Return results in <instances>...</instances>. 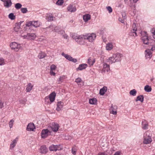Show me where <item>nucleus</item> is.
I'll return each instance as SVG.
<instances>
[{
    "instance_id": "1",
    "label": "nucleus",
    "mask_w": 155,
    "mask_h": 155,
    "mask_svg": "<svg viewBox=\"0 0 155 155\" xmlns=\"http://www.w3.org/2000/svg\"><path fill=\"white\" fill-rule=\"evenodd\" d=\"M144 36L141 38V39L143 43L145 45H147L150 44L149 48V49L145 51L146 55V58H150L152 56V53L150 51V50L153 51L155 50V41L150 40L148 38V35L147 34V32L144 31L143 32Z\"/></svg>"
},
{
    "instance_id": "2",
    "label": "nucleus",
    "mask_w": 155,
    "mask_h": 155,
    "mask_svg": "<svg viewBox=\"0 0 155 155\" xmlns=\"http://www.w3.org/2000/svg\"><path fill=\"white\" fill-rule=\"evenodd\" d=\"M72 37L78 43L81 45L84 44V40H86L85 34L78 35L77 34H74L73 35Z\"/></svg>"
},
{
    "instance_id": "3",
    "label": "nucleus",
    "mask_w": 155,
    "mask_h": 155,
    "mask_svg": "<svg viewBox=\"0 0 155 155\" xmlns=\"http://www.w3.org/2000/svg\"><path fill=\"white\" fill-rule=\"evenodd\" d=\"M21 37L24 39H27L28 40H33L35 39L36 35L35 33H28L26 35H21Z\"/></svg>"
},
{
    "instance_id": "4",
    "label": "nucleus",
    "mask_w": 155,
    "mask_h": 155,
    "mask_svg": "<svg viewBox=\"0 0 155 155\" xmlns=\"http://www.w3.org/2000/svg\"><path fill=\"white\" fill-rule=\"evenodd\" d=\"M85 39L88 40L90 42H92L94 40L96 37L95 34H85Z\"/></svg>"
},
{
    "instance_id": "5",
    "label": "nucleus",
    "mask_w": 155,
    "mask_h": 155,
    "mask_svg": "<svg viewBox=\"0 0 155 155\" xmlns=\"http://www.w3.org/2000/svg\"><path fill=\"white\" fill-rule=\"evenodd\" d=\"M10 46L12 49H14L15 51H18L19 49L21 48L20 45L15 42H12L10 44Z\"/></svg>"
},
{
    "instance_id": "6",
    "label": "nucleus",
    "mask_w": 155,
    "mask_h": 155,
    "mask_svg": "<svg viewBox=\"0 0 155 155\" xmlns=\"http://www.w3.org/2000/svg\"><path fill=\"white\" fill-rule=\"evenodd\" d=\"M61 145H54L52 144L49 147V149L50 151H56L58 150H59L61 149L60 147Z\"/></svg>"
},
{
    "instance_id": "7",
    "label": "nucleus",
    "mask_w": 155,
    "mask_h": 155,
    "mask_svg": "<svg viewBox=\"0 0 155 155\" xmlns=\"http://www.w3.org/2000/svg\"><path fill=\"white\" fill-rule=\"evenodd\" d=\"M59 127V125L54 122L52 123L51 126L52 130L54 132H56L58 130Z\"/></svg>"
},
{
    "instance_id": "8",
    "label": "nucleus",
    "mask_w": 155,
    "mask_h": 155,
    "mask_svg": "<svg viewBox=\"0 0 155 155\" xmlns=\"http://www.w3.org/2000/svg\"><path fill=\"white\" fill-rule=\"evenodd\" d=\"M51 133V132L49 131L48 129L43 130L41 133V136L42 138H45L47 137L48 136V133Z\"/></svg>"
},
{
    "instance_id": "9",
    "label": "nucleus",
    "mask_w": 155,
    "mask_h": 155,
    "mask_svg": "<svg viewBox=\"0 0 155 155\" xmlns=\"http://www.w3.org/2000/svg\"><path fill=\"white\" fill-rule=\"evenodd\" d=\"M152 140L151 137V136L148 135L147 137H146L144 135V138L143 141V143L144 144H148L150 143Z\"/></svg>"
},
{
    "instance_id": "10",
    "label": "nucleus",
    "mask_w": 155,
    "mask_h": 155,
    "mask_svg": "<svg viewBox=\"0 0 155 155\" xmlns=\"http://www.w3.org/2000/svg\"><path fill=\"white\" fill-rule=\"evenodd\" d=\"M56 94L54 92H52L49 95V96L46 97L45 98L46 99L48 98L49 99L50 101L51 102H53L55 100V97H56Z\"/></svg>"
},
{
    "instance_id": "11",
    "label": "nucleus",
    "mask_w": 155,
    "mask_h": 155,
    "mask_svg": "<svg viewBox=\"0 0 155 155\" xmlns=\"http://www.w3.org/2000/svg\"><path fill=\"white\" fill-rule=\"evenodd\" d=\"M62 55L64 56L67 59L70 61H71L74 63L77 61V60L76 59L73 58L70 56L68 54H65L63 52L62 53Z\"/></svg>"
},
{
    "instance_id": "12",
    "label": "nucleus",
    "mask_w": 155,
    "mask_h": 155,
    "mask_svg": "<svg viewBox=\"0 0 155 155\" xmlns=\"http://www.w3.org/2000/svg\"><path fill=\"white\" fill-rule=\"evenodd\" d=\"M40 153L42 154H45L48 152V149L45 145H43L40 148Z\"/></svg>"
},
{
    "instance_id": "13",
    "label": "nucleus",
    "mask_w": 155,
    "mask_h": 155,
    "mask_svg": "<svg viewBox=\"0 0 155 155\" xmlns=\"http://www.w3.org/2000/svg\"><path fill=\"white\" fill-rule=\"evenodd\" d=\"M2 2H4V6L6 8H8L11 7L12 4L11 0H4Z\"/></svg>"
},
{
    "instance_id": "14",
    "label": "nucleus",
    "mask_w": 155,
    "mask_h": 155,
    "mask_svg": "<svg viewBox=\"0 0 155 155\" xmlns=\"http://www.w3.org/2000/svg\"><path fill=\"white\" fill-rule=\"evenodd\" d=\"M113 56L116 62L120 61L121 60L122 54L119 53H117L116 54H114Z\"/></svg>"
},
{
    "instance_id": "15",
    "label": "nucleus",
    "mask_w": 155,
    "mask_h": 155,
    "mask_svg": "<svg viewBox=\"0 0 155 155\" xmlns=\"http://www.w3.org/2000/svg\"><path fill=\"white\" fill-rule=\"evenodd\" d=\"M63 103L61 101L58 102L57 107L56 109V110L58 111H59L61 110L63 106Z\"/></svg>"
},
{
    "instance_id": "16",
    "label": "nucleus",
    "mask_w": 155,
    "mask_h": 155,
    "mask_svg": "<svg viewBox=\"0 0 155 155\" xmlns=\"http://www.w3.org/2000/svg\"><path fill=\"white\" fill-rule=\"evenodd\" d=\"M110 70L109 65L106 63H104V64L103 68L101 71V72L103 73L105 71L108 72Z\"/></svg>"
},
{
    "instance_id": "17",
    "label": "nucleus",
    "mask_w": 155,
    "mask_h": 155,
    "mask_svg": "<svg viewBox=\"0 0 155 155\" xmlns=\"http://www.w3.org/2000/svg\"><path fill=\"white\" fill-rule=\"evenodd\" d=\"M34 128H35L34 124L29 123L27 126V130L28 131H33Z\"/></svg>"
},
{
    "instance_id": "18",
    "label": "nucleus",
    "mask_w": 155,
    "mask_h": 155,
    "mask_svg": "<svg viewBox=\"0 0 155 155\" xmlns=\"http://www.w3.org/2000/svg\"><path fill=\"white\" fill-rule=\"evenodd\" d=\"M87 67V65L86 64H82L79 65L78 67L76 68L77 71L78 70L81 71L85 69Z\"/></svg>"
},
{
    "instance_id": "19",
    "label": "nucleus",
    "mask_w": 155,
    "mask_h": 155,
    "mask_svg": "<svg viewBox=\"0 0 155 155\" xmlns=\"http://www.w3.org/2000/svg\"><path fill=\"white\" fill-rule=\"evenodd\" d=\"M67 9L68 11L71 12H75L76 10V8L75 7H73V6L71 5L68 6Z\"/></svg>"
},
{
    "instance_id": "20",
    "label": "nucleus",
    "mask_w": 155,
    "mask_h": 155,
    "mask_svg": "<svg viewBox=\"0 0 155 155\" xmlns=\"http://www.w3.org/2000/svg\"><path fill=\"white\" fill-rule=\"evenodd\" d=\"M107 88L106 87L104 86L100 91L99 94L101 95H103L107 91Z\"/></svg>"
},
{
    "instance_id": "21",
    "label": "nucleus",
    "mask_w": 155,
    "mask_h": 155,
    "mask_svg": "<svg viewBox=\"0 0 155 155\" xmlns=\"http://www.w3.org/2000/svg\"><path fill=\"white\" fill-rule=\"evenodd\" d=\"M91 18V15L89 14H86L83 15V19L85 22L87 21Z\"/></svg>"
},
{
    "instance_id": "22",
    "label": "nucleus",
    "mask_w": 155,
    "mask_h": 155,
    "mask_svg": "<svg viewBox=\"0 0 155 155\" xmlns=\"http://www.w3.org/2000/svg\"><path fill=\"white\" fill-rule=\"evenodd\" d=\"M113 105L112 104L111 106L110 109V113H111L114 115H116L117 114V112L115 110H116V108H117V107L116 106H114V107H115V108H113Z\"/></svg>"
},
{
    "instance_id": "23",
    "label": "nucleus",
    "mask_w": 155,
    "mask_h": 155,
    "mask_svg": "<svg viewBox=\"0 0 155 155\" xmlns=\"http://www.w3.org/2000/svg\"><path fill=\"white\" fill-rule=\"evenodd\" d=\"M97 102V100L96 98H93L89 99V104H96Z\"/></svg>"
},
{
    "instance_id": "24",
    "label": "nucleus",
    "mask_w": 155,
    "mask_h": 155,
    "mask_svg": "<svg viewBox=\"0 0 155 155\" xmlns=\"http://www.w3.org/2000/svg\"><path fill=\"white\" fill-rule=\"evenodd\" d=\"M95 62V59H91V58H89L87 60V63L90 66L93 65Z\"/></svg>"
},
{
    "instance_id": "25",
    "label": "nucleus",
    "mask_w": 155,
    "mask_h": 155,
    "mask_svg": "<svg viewBox=\"0 0 155 155\" xmlns=\"http://www.w3.org/2000/svg\"><path fill=\"white\" fill-rule=\"evenodd\" d=\"M107 62H109V63L110 64H112L116 62L113 55L112 57H110L109 58Z\"/></svg>"
},
{
    "instance_id": "26",
    "label": "nucleus",
    "mask_w": 155,
    "mask_h": 155,
    "mask_svg": "<svg viewBox=\"0 0 155 155\" xmlns=\"http://www.w3.org/2000/svg\"><path fill=\"white\" fill-rule=\"evenodd\" d=\"M132 28L133 32L135 33L136 36H137V34L136 31H137V28L136 27V24L134 23L132 25Z\"/></svg>"
},
{
    "instance_id": "27",
    "label": "nucleus",
    "mask_w": 155,
    "mask_h": 155,
    "mask_svg": "<svg viewBox=\"0 0 155 155\" xmlns=\"http://www.w3.org/2000/svg\"><path fill=\"white\" fill-rule=\"evenodd\" d=\"M32 25L35 28L38 27L40 25V24L38 21H32Z\"/></svg>"
},
{
    "instance_id": "28",
    "label": "nucleus",
    "mask_w": 155,
    "mask_h": 155,
    "mask_svg": "<svg viewBox=\"0 0 155 155\" xmlns=\"http://www.w3.org/2000/svg\"><path fill=\"white\" fill-rule=\"evenodd\" d=\"M144 100V96L143 95H141L137 97L136 99V101H140L141 102H143Z\"/></svg>"
},
{
    "instance_id": "29",
    "label": "nucleus",
    "mask_w": 155,
    "mask_h": 155,
    "mask_svg": "<svg viewBox=\"0 0 155 155\" xmlns=\"http://www.w3.org/2000/svg\"><path fill=\"white\" fill-rule=\"evenodd\" d=\"M33 87V85H32L31 83H29L26 88V92H28L30 91L31 90Z\"/></svg>"
},
{
    "instance_id": "30",
    "label": "nucleus",
    "mask_w": 155,
    "mask_h": 155,
    "mask_svg": "<svg viewBox=\"0 0 155 155\" xmlns=\"http://www.w3.org/2000/svg\"><path fill=\"white\" fill-rule=\"evenodd\" d=\"M145 121V120H144V121H143L142 122V125H143L142 128L144 130L147 129L148 126V124L147 123H146L144 124Z\"/></svg>"
},
{
    "instance_id": "31",
    "label": "nucleus",
    "mask_w": 155,
    "mask_h": 155,
    "mask_svg": "<svg viewBox=\"0 0 155 155\" xmlns=\"http://www.w3.org/2000/svg\"><path fill=\"white\" fill-rule=\"evenodd\" d=\"M144 90L147 92H150L151 91V87L148 85H146L144 87Z\"/></svg>"
},
{
    "instance_id": "32",
    "label": "nucleus",
    "mask_w": 155,
    "mask_h": 155,
    "mask_svg": "<svg viewBox=\"0 0 155 155\" xmlns=\"http://www.w3.org/2000/svg\"><path fill=\"white\" fill-rule=\"evenodd\" d=\"M46 56V54L45 53L41 52L39 54L38 57L39 59H42L45 58Z\"/></svg>"
},
{
    "instance_id": "33",
    "label": "nucleus",
    "mask_w": 155,
    "mask_h": 155,
    "mask_svg": "<svg viewBox=\"0 0 155 155\" xmlns=\"http://www.w3.org/2000/svg\"><path fill=\"white\" fill-rule=\"evenodd\" d=\"M113 48V45L111 43H108L107 44L106 49L107 50H110Z\"/></svg>"
},
{
    "instance_id": "34",
    "label": "nucleus",
    "mask_w": 155,
    "mask_h": 155,
    "mask_svg": "<svg viewBox=\"0 0 155 155\" xmlns=\"http://www.w3.org/2000/svg\"><path fill=\"white\" fill-rule=\"evenodd\" d=\"M17 141L15 139L10 144V148L11 149L13 148L15 146Z\"/></svg>"
},
{
    "instance_id": "35",
    "label": "nucleus",
    "mask_w": 155,
    "mask_h": 155,
    "mask_svg": "<svg viewBox=\"0 0 155 155\" xmlns=\"http://www.w3.org/2000/svg\"><path fill=\"white\" fill-rule=\"evenodd\" d=\"M8 18L12 20H14L15 18V16L13 13H10L8 16Z\"/></svg>"
},
{
    "instance_id": "36",
    "label": "nucleus",
    "mask_w": 155,
    "mask_h": 155,
    "mask_svg": "<svg viewBox=\"0 0 155 155\" xmlns=\"http://www.w3.org/2000/svg\"><path fill=\"white\" fill-rule=\"evenodd\" d=\"M54 17L51 15L47 16L46 18L48 21H51L54 20Z\"/></svg>"
},
{
    "instance_id": "37",
    "label": "nucleus",
    "mask_w": 155,
    "mask_h": 155,
    "mask_svg": "<svg viewBox=\"0 0 155 155\" xmlns=\"http://www.w3.org/2000/svg\"><path fill=\"white\" fill-rule=\"evenodd\" d=\"M20 23H17L15 24V27L14 28V30L16 32H18V30H16V28L19 29L20 28Z\"/></svg>"
},
{
    "instance_id": "38",
    "label": "nucleus",
    "mask_w": 155,
    "mask_h": 155,
    "mask_svg": "<svg viewBox=\"0 0 155 155\" xmlns=\"http://www.w3.org/2000/svg\"><path fill=\"white\" fill-rule=\"evenodd\" d=\"M136 93L137 91L134 89L131 90L130 92V95L134 96H135L136 95Z\"/></svg>"
},
{
    "instance_id": "39",
    "label": "nucleus",
    "mask_w": 155,
    "mask_h": 155,
    "mask_svg": "<svg viewBox=\"0 0 155 155\" xmlns=\"http://www.w3.org/2000/svg\"><path fill=\"white\" fill-rule=\"evenodd\" d=\"M15 8L17 9H19L21 8L22 7V5L19 3H17L15 4Z\"/></svg>"
},
{
    "instance_id": "40",
    "label": "nucleus",
    "mask_w": 155,
    "mask_h": 155,
    "mask_svg": "<svg viewBox=\"0 0 155 155\" xmlns=\"http://www.w3.org/2000/svg\"><path fill=\"white\" fill-rule=\"evenodd\" d=\"M64 78V76H61L60 77L58 80V83L60 84L61 82H62Z\"/></svg>"
},
{
    "instance_id": "41",
    "label": "nucleus",
    "mask_w": 155,
    "mask_h": 155,
    "mask_svg": "<svg viewBox=\"0 0 155 155\" xmlns=\"http://www.w3.org/2000/svg\"><path fill=\"white\" fill-rule=\"evenodd\" d=\"M21 12L23 13H25L28 12L27 8H21Z\"/></svg>"
},
{
    "instance_id": "42",
    "label": "nucleus",
    "mask_w": 155,
    "mask_h": 155,
    "mask_svg": "<svg viewBox=\"0 0 155 155\" xmlns=\"http://www.w3.org/2000/svg\"><path fill=\"white\" fill-rule=\"evenodd\" d=\"M63 3V0H58L56 4L58 5H61Z\"/></svg>"
},
{
    "instance_id": "43",
    "label": "nucleus",
    "mask_w": 155,
    "mask_h": 155,
    "mask_svg": "<svg viewBox=\"0 0 155 155\" xmlns=\"http://www.w3.org/2000/svg\"><path fill=\"white\" fill-rule=\"evenodd\" d=\"M14 120H11L9 123V125L10 127L11 128L12 127L13 123L14 122Z\"/></svg>"
},
{
    "instance_id": "44",
    "label": "nucleus",
    "mask_w": 155,
    "mask_h": 155,
    "mask_svg": "<svg viewBox=\"0 0 155 155\" xmlns=\"http://www.w3.org/2000/svg\"><path fill=\"white\" fill-rule=\"evenodd\" d=\"M56 68V66L54 65V64H52V65L51 67H50V69L51 70L50 71H53L55 70Z\"/></svg>"
},
{
    "instance_id": "45",
    "label": "nucleus",
    "mask_w": 155,
    "mask_h": 155,
    "mask_svg": "<svg viewBox=\"0 0 155 155\" xmlns=\"http://www.w3.org/2000/svg\"><path fill=\"white\" fill-rule=\"evenodd\" d=\"M26 26L30 27L32 25V21H30L26 23Z\"/></svg>"
},
{
    "instance_id": "46",
    "label": "nucleus",
    "mask_w": 155,
    "mask_h": 155,
    "mask_svg": "<svg viewBox=\"0 0 155 155\" xmlns=\"http://www.w3.org/2000/svg\"><path fill=\"white\" fill-rule=\"evenodd\" d=\"M54 30L55 32H59L60 31V28L58 26H56L55 27Z\"/></svg>"
},
{
    "instance_id": "47",
    "label": "nucleus",
    "mask_w": 155,
    "mask_h": 155,
    "mask_svg": "<svg viewBox=\"0 0 155 155\" xmlns=\"http://www.w3.org/2000/svg\"><path fill=\"white\" fill-rule=\"evenodd\" d=\"M81 79L80 78H78L76 79L75 82L77 83H78L81 82Z\"/></svg>"
},
{
    "instance_id": "48",
    "label": "nucleus",
    "mask_w": 155,
    "mask_h": 155,
    "mask_svg": "<svg viewBox=\"0 0 155 155\" xmlns=\"http://www.w3.org/2000/svg\"><path fill=\"white\" fill-rule=\"evenodd\" d=\"M4 61L3 58H0V65L4 64Z\"/></svg>"
},
{
    "instance_id": "49",
    "label": "nucleus",
    "mask_w": 155,
    "mask_h": 155,
    "mask_svg": "<svg viewBox=\"0 0 155 155\" xmlns=\"http://www.w3.org/2000/svg\"><path fill=\"white\" fill-rule=\"evenodd\" d=\"M4 107V103L0 99V108H2Z\"/></svg>"
},
{
    "instance_id": "50",
    "label": "nucleus",
    "mask_w": 155,
    "mask_h": 155,
    "mask_svg": "<svg viewBox=\"0 0 155 155\" xmlns=\"http://www.w3.org/2000/svg\"><path fill=\"white\" fill-rule=\"evenodd\" d=\"M107 10L109 11V13H110L112 12V9L110 6H108L107 7Z\"/></svg>"
},
{
    "instance_id": "51",
    "label": "nucleus",
    "mask_w": 155,
    "mask_h": 155,
    "mask_svg": "<svg viewBox=\"0 0 155 155\" xmlns=\"http://www.w3.org/2000/svg\"><path fill=\"white\" fill-rule=\"evenodd\" d=\"M50 74L51 75H53L55 76V73L53 71H50Z\"/></svg>"
},
{
    "instance_id": "52",
    "label": "nucleus",
    "mask_w": 155,
    "mask_h": 155,
    "mask_svg": "<svg viewBox=\"0 0 155 155\" xmlns=\"http://www.w3.org/2000/svg\"><path fill=\"white\" fill-rule=\"evenodd\" d=\"M76 150H75V149L74 150L73 148H72V153L73 154L75 155V154H76Z\"/></svg>"
},
{
    "instance_id": "53",
    "label": "nucleus",
    "mask_w": 155,
    "mask_h": 155,
    "mask_svg": "<svg viewBox=\"0 0 155 155\" xmlns=\"http://www.w3.org/2000/svg\"><path fill=\"white\" fill-rule=\"evenodd\" d=\"M63 37L65 39H67L68 37V36L66 34H64L63 35Z\"/></svg>"
},
{
    "instance_id": "54",
    "label": "nucleus",
    "mask_w": 155,
    "mask_h": 155,
    "mask_svg": "<svg viewBox=\"0 0 155 155\" xmlns=\"http://www.w3.org/2000/svg\"><path fill=\"white\" fill-rule=\"evenodd\" d=\"M120 152L118 151L116 152L114 155H120Z\"/></svg>"
},
{
    "instance_id": "55",
    "label": "nucleus",
    "mask_w": 155,
    "mask_h": 155,
    "mask_svg": "<svg viewBox=\"0 0 155 155\" xmlns=\"http://www.w3.org/2000/svg\"><path fill=\"white\" fill-rule=\"evenodd\" d=\"M119 20L120 22H121L122 23H124V20L123 19H122L121 18H119Z\"/></svg>"
},
{
    "instance_id": "56",
    "label": "nucleus",
    "mask_w": 155,
    "mask_h": 155,
    "mask_svg": "<svg viewBox=\"0 0 155 155\" xmlns=\"http://www.w3.org/2000/svg\"><path fill=\"white\" fill-rule=\"evenodd\" d=\"M151 32L153 34L154 33H155V29L153 28H152L151 30Z\"/></svg>"
},
{
    "instance_id": "57",
    "label": "nucleus",
    "mask_w": 155,
    "mask_h": 155,
    "mask_svg": "<svg viewBox=\"0 0 155 155\" xmlns=\"http://www.w3.org/2000/svg\"><path fill=\"white\" fill-rule=\"evenodd\" d=\"M98 155H107V154H106L105 153H99Z\"/></svg>"
},
{
    "instance_id": "58",
    "label": "nucleus",
    "mask_w": 155,
    "mask_h": 155,
    "mask_svg": "<svg viewBox=\"0 0 155 155\" xmlns=\"http://www.w3.org/2000/svg\"><path fill=\"white\" fill-rule=\"evenodd\" d=\"M59 32H60V34H63L64 33V31L62 30L60 31Z\"/></svg>"
},
{
    "instance_id": "59",
    "label": "nucleus",
    "mask_w": 155,
    "mask_h": 155,
    "mask_svg": "<svg viewBox=\"0 0 155 155\" xmlns=\"http://www.w3.org/2000/svg\"><path fill=\"white\" fill-rule=\"evenodd\" d=\"M153 36L154 38H155V33L153 35Z\"/></svg>"
},
{
    "instance_id": "60",
    "label": "nucleus",
    "mask_w": 155,
    "mask_h": 155,
    "mask_svg": "<svg viewBox=\"0 0 155 155\" xmlns=\"http://www.w3.org/2000/svg\"><path fill=\"white\" fill-rule=\"evenodd\" d=\"M134 2L136 3L138 0H133Z\"/></svg>"
},
{
    "instance_id": "61",
    "label": "nucleus",
    "mask_w": 155,
    "mask_h": 155,
    "mask_svg": "<svg viewBox=\"0 0 155 155\" xmlns=\"http://www.w3.org/2000/svg\"><path fill=\"white\" fill-rule=\"evenodd\" d=\"M103 33V31H101L100 34H102Z\"/></svg>"
},
{
    "instance_id": "62",
    "label": "nucleus",
    "mask_w": 155,
    "mask_h": 155,
    "mask_svg": "<svg viewBox=\"0 0 155 155\" xmlns=\"http://www.w3.org/2000/svg\"><path fill=\"white\" fill-rule=\"evenodd\" d=\"M19 29H18V28H16V30H18V31H19Z\"/></svg>"
},
{
    "instance_id": "63",
    "label": "nucleus",
    "mask_w": 155,
    "mask_h": 155,
    "mask_svg": "<svg viewBox=\"0 0 155 155\" xmlns=\"http://www.w3.org/2000/svg\"><path fill=\"white\" fill-rule=\"evenodd\" d=\"M134 8H135V5H134Z\"/></svg>"
},
{
    "instance_id": "64",
    "label": "nucleus",
    "mask_w": 155,
    "mask_h": 155,
    "mask_svg": "<svg viewBox=\"0 0 155 155\" xmlns=\"http://www.w3.org/2000/svg\"><path fill=\"white\" fill-rule=\"evenodd\" d=\"M124 15H125V16H124V17H125V14H124Z\"/></svg>"
}]
</instances>
